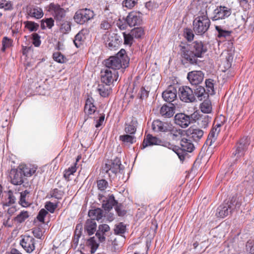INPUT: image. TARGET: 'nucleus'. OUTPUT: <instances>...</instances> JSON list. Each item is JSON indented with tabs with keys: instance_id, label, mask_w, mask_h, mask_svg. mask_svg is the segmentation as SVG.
I'll return each instance as SVG.
<instances>
[{
	"instance_id": "nucleus-18",
	"label": "nucleus",
	"mask_w": 254,
	"mask_h": 254,
	"mask_svg": "<svg viewBox=\"0 0 254 254\" xmlns=\"http://www.w3.org/2000/svg\"><path fill=\"white\" fill-rule=\"evenodd\" d=\"M177 89L173 86H170L162 93V97L165 101L172 102L177 98Z\"/></svg>"
},
{
	"instance_id": "nucleus-8",
	"label": "nucleus",
	"mask_w": 254,
	"mask_h": 254,
	"mask_svg": "<svg viewBox=\"0 0 254 254\" xmlns=\"http://www.w3.org/2000/svg\"><path fill=\"white\" fill-rule=\"evenodd\" d=\"M48 10L57 20H61L65 16V10L58 4L51 3L49 5Z\"/></svg>"
},
{
	"instance_id": "nucleus-19",
	"label": "nucleus",
	"mask_w": 254,
	"mask_h": 254,
	"mask_svg": "<svg viewBox=\"0 0 254 254\" xmlns=\"http://www.w3.org/2000/svg\"><path fill=\"white\" fill-rule=\"evenodd\" d=\"M170 124L162 122L160 120L154 121L152 124V129L156 132H167L170 130Z\"/></svg>"
},
{
	"instance_id": "nucleus-62",
	"label": "nucleus",
	"mask_w": 254,
	"mask_h": 254,
	"mask_svg": "<svg viewBox=\"0 0 254 254\" xmlns=\"http://www.w3.org/2000/svg\"><path fill=\"white\" fill-rule=\"evenodd\" d=\"M51 196L58 199H60L62 197L63 192L58 189H54L52 192Z\"/></svg>"
},
{
	"instance_id": "nucleus-3",
	"label": "nucleus",
	"mask_w": 254,
	"mask_h": 254,
	"mask_svg": "<svg viewBox=\"0 0 254 254\" xmlns=\"http://www.w3.org/2000/svg\"><path fill=\"white\" fill-rule=\"evenodd\" d=\"M210 20L208 18L207 11H201L193 20V31L198 35H202L209 29Z\"/></svg>"
},
{
	"instance_id": "nucleus-54",
	"label": "nucleus",
	"mask_w": 254,
	"mask_h": 254,
	"mask_svg": "<svg viewBox=\"0 0 254 254\" xmlns=\"http://www.w3.org/2000/svg\"><path fill=\"white\" fill-rule=\"evenodd\" d=\"M126 231V226L123 223H120L115 226L114 229L116 234H124Z\"/></svg>"
},
{
	"instance_id": "nucleus-37",
	"label": "nucleus",
	"mask_w": 254,
	"mask_h": 254,
	"mask_svg": "<svg viewBox=\"0 0 254 254\" xmlns=\"http://www.w3.org/2000/svg\"><path fill=\"white\" fill-rule=\"evenodd\" d=\"M211 119L208 115L202 116L198 119V124L201 127L206 128L210 122Z\"/></svg>"
},
{
	"instance_id": "nucleus-1",
	"label": "nucleus",
	"mask_w": 254,
	"mask_h": 254,
	"mask_svg": "<svg viewBox=\"0 0 254 254\" xmlns=\"http://www.w3.org/2000/svg\"><path fill=\"white\" fill-rule=\"evenodd\" d=\"M181 56L184 61L192 64H197L198 58H202L207 48L201 42L180 46Z\"/></svg>"
},
{
	"instance_id": "nucleus-32",
	"label": "nucleus",
	"mask_w": 254,
	"mask_h": 254,
	"mask_svg": "<svg viewBox=\"0 0 254 254\" xmlns=\"http://www.w3.org/2000/svg\"><path fill=\"white\" fill-rule=\"evenodd\" d=\"M117 203L114 196L112 195L106 200H103L102 206L105 210H110Z\"/></svg>"
},
{
	"instance_id": "nucleus-20",
	"label": "nucleus",
	"mask_w": 254,
	"mask_h": 254,
	"mask_svg": "<svg viewBox=\"0 0 254 254\" xmlns=\"http://www.w3.org/2000/svg\"><path fill=\"white\" fill-rule=\"evenodd\" d=\"M117 34L113 33L110 35L106 41V46L111 50L118 48L120 45V40Z\"/></svg>"
},
{
	"instance_id": "nucleus-38",
	"label": "nucleus",
	"mask_w": 254,
	"mask_h": 254,
	"mask_svg": "<svg viewBox=\"0 0 254 254\" xmlns=\"http://www.w3.org/2000/svg\"><path fill=\"white\" fill-rule=\"evenodd\" d=\"M120 140L124 143L132 144L135 142V137L132 134H126L120 136Z\"/></svg>"
},
{
	"instance_id": "nucleus-10",
	"label": "nucleus",
	"mask_w": 254,
	"mask_h": 254,
	"mask_svg": "<svg viewBox=\"0 0 254 254\" xmlns=\"http://www.w3.org/2000/svg\"><path fill=\"white\" fill-rule=\"evenodd\" d=\"M231 14V10L226 6H220L216 8L214 11L213 20L225 19L229 17Z\"/></svg>"
},
{
	"instance_id": "nucleus-58",
	"label": "nucleus",
	"mask_w": 254,
	"mask_h": 254,
	"mask_svg": "<svg viewBox=\"0 0 254 254\" xmlns=\"http://www.w3.org/2000/svg\"><path fill=\"white\" fill-rule=\"evenodd\" d=\"M57 207V203H53L49 201L47 202L45 205L46 209L51 213H53Z\"/></svg>"
},
{
	"instance_id": "nucleus-6",
	"label": "nucleus",
	"mask_w": 254,
	"mask_h": 254,
	"mask_svg": "<svg viewBox=\"0 0 254 254\" xmlns=\"http://www.w3.org/2000/svg\"><path fill=\"white\" fill-rule=\"evenodd\" d=\"M179 95L180 99L186 103L193 102L195 98L192 90L189 86H182L179 88Z\"/></svg>"
},
{
	"instance_id": "nucleus-46",
	"label": "nucleus",
	"mask_w": 254,
	"mask_h": 254,
	"mask_svg": "<svg viewBox=\"0 0 254 254\" xmlns=\"http://www.w3.org/2000/svg\"><path fill=\"white\" fill-rule=\"evenodd\" d=\"M24 24L25 27L31 32L36 31L39 28V24L33 21H26L24 22Z\"/></svg>"
},
{
	"instance_id": "nucleus-57",
	"label": "nucleus",
	"mask_w": 254,
	"mask_h": 254,
	"mask_svg": "<svg viewBox=\"0 0 254 254\" xmlns=\"http://www.w3.org/2000/svg\"><path fill=\"white\" fill-rule=\"evenodd\" d=\"M97 184L98 190L101 191L105 190L108 186V182L105 180L103 179L98 181Z\"/></svg>"
},
{
	"instance_id": "nucleus-25",
	"label": "nucleus",
	"mask_w": 254,
	"mask_h": 254,
	"mask_svg": "<svg viewBox=\"0 0 254 254\" xmlns=\"http://www.w3.org/2000/svg\"><path fill=\"white\" fill-rule=\"evenodd\" d=\"M188 133H190V135H188L190 138L193 139L195 142H198L203 137L204 132L199 128H195L190 129Z\"/></svg>"
},
{
	"instance_id": "nucleus-49",
	"label": "nucleus",
	"mask_w": 254,
	"mask_h": 254,
	"mask_svg": "<svg viewBox=\"0 0 254 254\" xmlns=\"http://www.w3.org/2000/svg\"><path fill=\"white\" fill-rule=\"evenodd\" d=\"M123 34L124 39V44L130 46L133 43L134 38L131 33L129 32L127 34L126 32H123Z\"/></svg>"
},
{
	"instance_id": "nucleus-24",
	"label": "nucleus",
	"mask_w": 254,
	"mask_h": 254,
	"mask_svg": "<svg viewBox=\"0 0 254 254\" xmlns=\"http://www.w3.org/2000/svg\"><path fill=\"white\" fill-rule=\"evenodd\" d=\"M27 14L28 16L36 19H40L43 16V10L41 8L38 7H29L27 8Z\"/></svg>"
},
{
	"instance_id": "nucleus-64",
	"label": "nucleus",
	"mask_w": 254,
	"mask_h": 254,
	"mask_svg": "<svg viewBox=\"0 0 254 254\" xmlns=\"http://www.w3.org/2000/svg\"><path fill=\"white\" fill-rule=\"evenodd\" d=\"M33 44L36 47H38L41 44L40 40V36L37 33H34L32 34Z\"/></svg>"
},
{
	"instance_id": "nucleus-22",
	"label": "nucleus",
	"mask_w": 254,
	"mask_h": 254,
	"mask_svg": "<svg viewBox=\"0 0 254 254\" xmlns=\"http://www.w3.org/2000/svg\"><path fill=\"white\" fill-rule=\"evenodd\" d=\"M110 227L107 224H101L98 226V229L96 233V236L98 238L100 242H103L105 240V234L110 231Z\"/></svg>"
},
{
	"instance_id": "nucleus-27",
	"label": "nucleus",
	"mask_w": 254,
	"mask_h": 254,
	"mask_svg": "<svg viewBox=\"0 0 254 254\" xmlns=\"http://www.w3.org/2000/svg\"><path fill=\"white\" fill-rule=\"evenodd\" d=\"M18 169V170L21 171L22 172V175L23 176L27 177H30L33 175L37 170L36 167L30 165H21Z\"/></svg>"
},
{
	"instance_id": "nucleus-28",
	"label": "nucleus",
	"mask_w": 254,
	"mask_h": 254,
	"mask_svg": "<svg viewBox=\"0 0 254 254\" xmlns=\"http://www.w3.org/2000/svg\"><path fill=\"white\" fill-rule=\"evenodd\" d=\"M161 141L159 139L154 137L150 134H148L146 138H144L142 143L143 147L144 148L146 147L153 145H160Z\"/></svg>"
},
{
	"instance_id": "nucleus-16",
	"label": "nucleus",
	"mask_w": 254,
	"mask_h": 254,
	"mask_svg": "<svg viewBox=\"0 0 254 254\" xmlns=\"http://www.w3.org/2000/svg\"><path fill=\"white\" fill-rule=\"evenodd\" d=\"M233 203V202L231 203L227 202L220 205L217 209L216 215L221 218L227 216L232 210L231 204Z\"/></svg>"
},
{
	"instance_id": "nucleus-26",
	"label": "nucleus",
	"mask_w": 254,
	"mask_h": 254,
	"mask_svg": "<svg viewBox=\"0 0 254 254\" xmlns=\"http://www.w3.org/2000/svg\"><path fill=\"white\" fill-rule=\"evenodd\" d=\"M96 107L94 104V100L92 97H88L86 101L84 106V112L87 115H90L95 112Z\"/></svg>"
},
{
	"instance_id": "nucleus-9",
	"label": "nucleus",
	"mask_w": 254,
	"mask_h": 254,
	"mask_svg": "<svg viewBox=\"0 0 254 254\" xmlns=\"http://www.w3.org/2000/svg\"><path fill=\"white\" fill-rule=\"evenodd\" d=\"M20 245L27 253L35 250V240L32 236L24 235L20 241Z\"/></svg>"
},
{
	"instance_id": "nucleus-17",
	"label": "nucleus",
	"mask_w": 254,
	"mask_h": 254,
	"mask_svg": "<svg viewBox=\"0 0 254 254\" xmlns=\"http://www.w3.org/2000/svg\"><path fill=\"white\" fill-rule=\"evenodd\" d=\"M221 123L217 124L215 126L212 128L209 134L208 135L206 142L209 146H211L214 142L216 140L218 134L220 131Z\"/></svg>"
},
{
	"instance_id": "nucleus-4",
	"label": "nucleus",
	"mask_w": 254,
	"mask_h": 254,
	"mask_svg": "<svg viewBox=\"0 0 254 254\" xmlns=\"http://www.w3.org/2000/svg\"><path fill=\"white\" fill-rule=\"evenodd\" d=\"M94 16L93 11L87 9H81L77 10L73 17L74 21L78 24H83L92 19Z\"/></svg>"
},
{
	"instance_id": "nucleus-41",
	"label": "nucleus",
	"mask_w": 254,
	"mask_h": 254,
	"mask_svg": "<svg viewBox=\"0 0 254 254\" xmlns=\"http://www.w3.org/2000/svg\"><path fill=\"white\" fill-rule=\"evenodd\" d=\"M111 88L108 86L99 85L98 87V91L102 97H106L108 96L111 92Z\"/></svg>"
},
{
	"instance_id": "nucleus-2",
	"label": "nucleus",
	"mask_w": 254,
	"mask_h": 254,
	"mask_svg": "<svg viewBox=\"0 0 254 254\" xmlns=\"http://www.w3.org/2000/svg\"><path fill=\"white\" fill-rule=\"evenodd\" d=\"M126 54L125 50H121L116 56L110 57L105 61L106 66L116 71L121 68H125L129 64V59Z\"/></svg>"
},
{
	"instance_id": "nucleus-63",
	"label": "nucleus",
	"mask_w": 254,
	"mask_h": 254,
	"mask_svg": "<svg viewBox=\"0 0 254 254\" xmlns=\"http://www.w3.org/2000/svg\"><path fill=\"white\" fill-rule=\"evenodd\" d=\"M127 22L126 20H122L121 19H119V20L117 22V25L119 29L121 30H125L127 28Z\"/></svg>"
},
{
	"instance_id": "nucleus-45",
	"label": "nucleus",
	"mask_w": 254,
	"mask_h": 254,
	"mask_svg": "<svg viewBox=\"0 0 254 254\" xmlns=\"http://www.w3.org/2000/svg\"><path fill=\"white\" fill-rule=\"evenodd\" d=\"M8 198L5 200V202L3 203V206H10L15 203L16 201V198L13 195V193L11 191H9L8 193Z\"/></svg>"
},
{
	"instance_id": "nucleus-40",
	"label": "nucleus",
	"mask_w": 254,
	"mask_h": 254,
	"mask_svg": "<svg viewBox=\"0 0 254 254\" xmlns=\"http://www.w3.org/2000/svg\"><path fill=\"white\" fill-rule=\"evenodd\" d=\"M29 217V213L27 211H22L17 216L13 218V220L17 223L23 222Z\"/></svg>"
},
{
	"instance_id": "nucleus-48",
	"label": "nucleus",
	"mask_w": 254,
	"mask_h": 254,
	"mask_svg": "<svg viewBox=\"0 0 254 254\" xmlns=\"http://www.w3.org/2000/svg\"><path fill=\"white\" fill-rule=\"evenodd\" d=\"M135 38H139L144 34V30L142 27L135 28L130 32Z\"/></svg>"
},
{
	"instance_id": "nucleus-39",
	"label": "nucleus",
	"mask_w": 254,
	"mask_h": 254,
	"mask_svg": "<svg viewBox=\"0 0 254 254\" xmlns=\"http://www.w3.org/2000/svg\"><path fill=\"white\" fill-rule=\"evenodd\" d=\"M76 164L74 163L71 167L68 168V169L65 170L64 172V177L67 181L70 180V176L73 175V174L76 171Z\"/></svg>"
},
{
	"instance_id": "nucleus-52",
	"label": "nucleus",
	"mask_w": 254,
	"mask_h": 254,
	"mask_svg": "<svg viewBox=\"0 0 254 254\" xmlns=\"http://www.w3.org/2000/svg\"><path fill=\"white\" fill-rule=\"evenodd\" d=\"M53 59L55 61L59 63H64L66 61V58L58 52L53 54Z\"/></svg>"
},
{
	"instance_id": "nucleus-13",
	"label": "nucleus",
	"mask_w": 254,
	"mask_h": 254,
	"mask_svg": "<svg viewBox=\"0 0 254 254\" xmlns=\"http://www.w3.org/2000/svg\"><path fill=\"white\" fill-rule=\"evenodd\" d=\"M126 21L130 27L139 25L142 21L141 14L136 11H132L128 14Z\"/></svg>"
},
{
	"instance_id": "nucleus-42",
	"label": "nucleus",
	"mask_w": 254,
	"mask_h": 254,
	"mask_svg": "<svg viewBox=\"0 0 254 254\" xmlns=\"http://www.w3.org/2000/svg\"><path fill=\"white\" fill-rule=\"evenodd\" d=\"M71 30L70 23L67 21H63L60 24V31L63 34H67L70 32Z\"/></svg>"
},
{
	"instance_id": "nucleus-51",
	"label": "nucleus",
	"mask_w": 254,
	"mask_h": 254,
	"mask_svg": "<svg viewBox=\"0 0 254 254\" xmlns=\"http://www.w3.org/2000/svg\"><path fill=\"white\" fill-rule=\"evenodd\" d=\"M12 43V41L11 39L8 38L7 37H3L2 40V47L1 51L2 52H4L6 49L9 48L11 46Z\"/></svg>"
},
{
	"instance_id": "nucleus-43",
	"label": "nucleus",
	"mask_w": 254,
	"mask_h": 254,
	"mask_svg": "<svg viewBox=\"0 0 254 254\" xmlns=\"http://www.w3.org/2000/svg\"><path fill=\"white\" fill-rule=\"evenodd\" d=\"M215 28L218 33L219 38H227L230 36L231 31L224 30L219 26H216Z\"/></svg>"
},
{
	"instance_id": "nucleus-47",
	"label": "nucleus",
	"mask_w": 254,
	"mask_h": 254,
	"mask_svg": "<svg viewBox=\"0 0 254 254\" xmlns=\"http://www.w3.org/2000/svg\"><path fill=\"white\" fill-rule=\"evenodd\" d=\"M195 95L198 98L199 100H202L203 97L204 98L205 93V90L202 86H199L196 88L194 92Z\"/></svg>"
},
{
	"instance_id": "nucleus-53",
	"label": "nucleus",
	"mask_w": 254,
	"mask_h": 254,
	"mask_svg": "<svg viewBox=\"0 0 254 254\" xmlns=\"http://www.w3.org/2000/svg\"><path fill=\"white\" fill-rule=\"evenodd\" d=\"M29 193L27 190H25L20 193V199L19 202L23 207L27 206L29 203L26 200V196Z\"/></svg>"
},
{
	"instance_id": "nucleus-14",
	"label": "nucleus",
	"mask_w": 254,
	"mask_h": 254,
	"mask_svg": "<svg viewBox=\"0 0 254 254\" xmlns=\"http://www.w3.org/2000/svg\"><path fill=\"white\" fill-rule=\"evenodd\" d=\"M9 177L11 183L14 185H20L23 183L22 172L18 169L11 170Z\"/></svg>"
},
{
	"instance_id": "nucleus-33",
	"label": "nucleus",
	"mask_w": 254,
	"mask_h": 254,
	"mask_svg": "<svg viewBox=\"0 0 254 254\" xmlns=\"http://www.w3.org/2000/svg\"><path fill=\"white\" fill-rule=\"evenodd\" d=\"M96 226V223L94 220H87L85 228L89 235H91L95 232Z\"/></svg>"
},
{
	"instance_id": "nucleus-30",
	"label": "nucleus",
	"mask_w": 254,
	"mask_h": 254,
	"mask_svg": "<svg viewBox=\"0 0 254 254\" xmlns=\"http://www.w3.org/2000/svg\"><path fill=\"white\" fill-rule=\"evenodd\" d=\"M137 125V122L135 118H132L130 122L128 124L126 125L125 127V131L130 134L135 133Z\"/></svg>"
},
{
	"instance_id": "nucleus-55",
	"label": "nucleus",
	"mask_w": 254,
	"mask_h": 254,
	"mask_svg": "<svg viewBox=\"0 0 254 254\" xmlns=\"http://www.w3.org/2000/svg\"><path fill=\"white\" fill-rule=\"evenodd\" d=\"M12 5L10 1L7 0H0V8H3L5 10L12 9Z\"/></svg>"
},
{
	"instance_id": "nucleus-59",
	"label": "nucleus",
	"mask_w": 254,
	"mask_h": 254,
	"mask_svg": "<svg viewBox=\"0 0 254 254\" xmlns=\"http://www.w3.org/2000/svg\"><path fill=\"white\" fill-rule=\"evenodd\" d=\"M137 2V0H125L123 3V6L128 8H132Z\"/></svg>"
},
{
	"instance_id": "nucleus-61",
	"label": "nucleus",
	"mask_w": 254,
	"mask_h": 254,
	"mask_svg": "<svg viewBox=\"0 0 254 254\" xmlns=\"http://www.w3.org/2000/svg\"><path fill=\"white\" fill-rule=\"evenodd\" d=\"M32 233L36 238L40 239L42 238L43 233L42 230L40 228H36L33 229Z\"/></svg>"
},
{
	"instance_id": "nucleus-15",
	"label": "nucleus",
	"mask_w": 254,
	"mask_h": 254,
	"mask_svg": "<svg viewBox=\"0 0 254 254\" xmlns=\"http://www.w3.org/2000/svg\"><path fill=\"white\" fill-rule=\"evenodd\" d=\"M175 123L182 127H187L190 123V119L189 116L183 113L177 114L175 117Z\"/></svg>"
},
{
	"instance_id": "nucleus-23",
	"label": "nucleus",
	"mask_w": 254,
	"mask_h": 254,
	"mask_svg": "<svg viewBox=\"0 0 254 254\" xmlns=\"http://www.w3.org/2000/svg\"><path fill=\"white\" fill-rule=\"evenodd\" d=\"M175 106L173 104L169 105H164L160 109L161 115L165 118H170L175 114Z\"/></svg>"
},
{
	"instance_id": "nucleus-11",
	"label": "nucleus",
	"mask_w": 254,
	"mask_h": 254,
	"mask_svg": "<svg viewBox=\"0 0 254 254\" xmlns=\"http://www.w3.org/2000/svg\"><path fill=\"white\" fill-rule=\"evenodd\" d=\"M187 78L191 85H198L203 80L204 74L200 70L192 71L188 73Z\"/></svg>"
},
{
	"instance_id": "nucleus-21",
	"label": "nucleus",
	"mask_w": 254,
	"mask_h": 254,
	"mask_svg": "<svg viewBox=\"0 0 254 254\" xmlns=\"http://www.w3.org/2000/svg\"><path fill=\"white\" fill-rule=\"evenodd\" d=\"M190 139L189 136L187 137H183L181 138L180 145L181 146V149L182 151L191 152L193 150L194 146Z\"/></svg>"
},
{
	"instance_id": "nucleus-60",
	"label": "nucleus",
	"mask_w": 254,
	"mask_h": 254,
	"mask_svg": "<svg viewBox=\"0 0 254 254\" xmlns=\"http://www.w3.org/2000/svg\"><path fill=\"white\" fill-rule=\"evenodd\" d=\"M47 214L48 212L47 210L44 209H42L39 211L37 218L40 222H43L44 221V218Z\"/></svg>"
},
{
	"instance_id": "nucleus-5",
	"label": "nucleus",
	"mask_w": 254,
	"mask_h": 254,
	"mask_svg": "<svg viewBox=\"0 0 254 254\" xmlns=\"http://www.w3.org/2000/svg\"><path fill=\"white\" fill-rule=\"evenodd\" d=\"M101 79L106 85H109L114 81H116L119 77L118 72L116 70H112L106 66L101 72Z\"/></svg>"
},
{
	"instance_id": "nucleus-34",
	"label": "nucleus",
	"mask_w": 254,
	"mask_h": 254,
	"mask_svg": "<svg viewBox=\"0 0 254 254\" xmlns=\"http://www.w3.org/2000/svg\"><path fill=\"white\" fill-rule=\"evenodd\" d=\"M99 243L98 242L95 237L89 239L87 242V245L90 249V252L92 254L94 253L99 247Z\"/></svg>"
},
{
	"instance_id": "nucleus-31",
	"label": "nucleus",
	"mask_w": 254,
	"mask_h": 254,
	"mask_svg": "<svg viewBox=\"0 0 254 254\" xmlns=\"http://www.w3.org/2000/svg\"><path fill=\"white\" fill-rule=\"evenodd\" d=\"M169 129L170 130H168V131L170 132V135L173 139L178 140L182 137L183 133L182 130L172 127L171 125H170Z\"/></svg>"
},
{
	"instance_id": "nucleus-7",
	"label": "nucleus",
	"mask_w": 254,
	"mask_h": 254,
	"mask_svg": "<svg viewBox=\"0 0 254 254\" xmlns=\"http://www.w3.org/2000/svg\"><path fill=\"white\" fill-rule=\"evenodd\" d=\"M249 143V139L248 137H243L240 140L236 146L235 151L233 153V155L236 157V160L244 155Z\"/></svg>"
},
{
	"instance_id": "nucleus-12",
	"label": "nucleus",
	"mask_w": 254,
	"mask_h": 254,
	"mask_svg": "<svg viewBox=\"0 0 254 254\" xmlns=\"http://www.w3.org/2000/svg\"><path fill=\"white\" fill-rule=\"evenodd\" d=\"M121 162L120 159L116 158L113 161L109 162L105 164L104 170L109 174L110 172L116 174L121 170Z\"/></svg>"
},
{
	"instance_id": "nucleus-50",
	"label": "nucleus",
	"mask_w": 254,
	"mask_h": 254,
	"mask_svg": "<svg viewBox=\"0 0 254 254\" xmlns=\"http://www.w3.org/2000/svg\"><path fill=\"white\" fill-rule=\"evenodd\" d=\"M213 81L214 80L211 79H207L205 80V82L208 92L211 95L214 93Z\"/></svg>"
},
{
	"instance_id": "nucleus-44",
	"label": "nucleus",
	"mask_w": 254,
	"mask_h": 254,
	"mask_svg": "<svg viewBox=\"0 0 254 254\" xmlns=\"http://www.w3.org/2000/svg\"><path fill=\"white\" fill-rule=\"evenodd\" d=\"M54 25V20L52 18H46L43 19L41 23V28L43 29L46 28L51 29Z\"/></svg>"
},
{
	"instance_id": "nucleus-35",
	"label": "nucleus",
	"mask_w": 254,
	"mask_h": 254,
	"mask_svg": "<svg viewBox=\"0 0 254 254\" xmlns=\"http://www.w3.org/2000/svg\"><path fill=\"white\" fill-rule=\"evenodd\" d=\"M200 110L205 114L210 113L212 111V105L210 100H204L200 106Z\"/></svg>"
},
{
	"instance_id": "nucleus-36",
	"label": "nucleus",
	"mask_w": 254,
	"mask_h": 254,
	"mask_svg": "<svg viewBox=\"0 0 254 254\" xmlns=\"http://www.w3.org/2000/svg\"><path fill=\"white\" fill-rule=\"evenodd\" d=\"M85 39V37L82 31L79 32L75 36L73 41L75 46L77 47H80L83 44Z\"/></svg>"
},
{
	"instance_id": "nucleus-56",
	"label": "nucleus",
	"mask_w": 254,
	"mask_h": 254,
	"mask_svg": "<svg viewBox=\"0 0 254 254\" xmlns=\"http://www.w3.org/2000/svg\"><path fill=\"white\" fill-rule=\"evenodd\" d=\"M112 22V19L109 18L104 19L101 22V23L100 24V27L101 29L104 30H108L110 28Z\"/></svg>"
},
{
	"instance_id": "nucleus-29",
	"label": "nucleus",
	"mask_w": 254,
	"mask_h": 254,
	"mask_svg": "<svg viewBox=\"0 0 254 254\" xmlns=\"http://www.w3.org/2000/svg\"><path fill=\"white\" fill-rule=\"evenodd\" d=\"M103 211L100 208H97L89 210L88 215L91 218V220L99 221L104 216Z\"/></svg>"
}]
</instances>
